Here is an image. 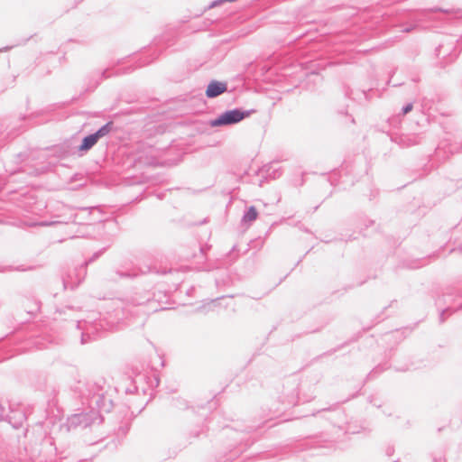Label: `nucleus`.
Masks as SVG:
<instances>
[{"label": "nucleus", "instance_id": "nucleus-5", "mask_svg": "<svg viewBox=\"0 0 462 462\" xmlns=\"http://www.w3.org/2000/svg\"><path fill=\"white\" fill-rule=\"evenodd\" d=\"M110 131V124H107L104 125L102 128H100L97 133L94 134L97 136V139L106 135Z\"/></svg>", "mask_w": 462, "mask_h": 462}, {"label": "nucleus", "instance_id": "nucleus-2", "mask_svg": "<svg viewBox=\"0 0 462 462\" xmlns=\"http://www.w3.org/2000/svg\"><path fill=\"white\" fill-rule=\"evenodd\" d=\"M227 90V86L226 82L221 81H212L208 86L206 90V95L208 97H216Z\"/></svg>", "mask_w": 462, "mask_h": 462}, {"label": "nucleus", "instance_id": "nucleus-6", "mask_svg": "<svg viewBox=\"0 0 462 462\" xmlns=\"http://www.w3.org/2000/svg\"><path fill=\"white\" fill-rule=\"evenodd\" d=\"M411 109H412V105H411V104H410V105L406 106L404 107V109H403V114H407V113H409L410 111H411Z\"/></svg>", "mask_w": 462, "mask_h": 462}, {"label": "nucleus", "instance_id": "nucleus-4", "mask_svg": "<svg viewBox=\"0 0 462 462\" xmlns=\"http://www.w3.org/2000/svg\"><path fill=\"white\" fill-rule=\"evenodd\" d=\"M258 213L254 207H250L248 211L244 216V220L246 222L254 221L257 218Z\"/></svg>", "mask_w": 462, "mask_h": 462}, {"label": "nucleus", "instance_id": "nucleus-1", "mask_svg": "<svg viewBox=\"0 0 462 462\" xmlns=\"http://www.w3.org/2000/svg\"><path fill=\"white\" fill-rule=\"evenodd\" d=\"M248 116V112H243L238 109L229 110L220 115L217 118L212 120L210 122V125L212 127H217L236 124Z\"/></svg>", "mask_w": 462, "mask_h": 462}, {"label": "nucleus", "instance_id": "nucleus-3", "mask_svg": "<svg viewBox=\"0 0 462 462\" xmlns=\"http://www.w3.org/2000/svg\"><path fill=\"white\" fill-rule=\"evenodd\" d=\"M97 141L98 139L95 134H90L85 137L79 146V151H88L97 143Z\"/></svg>", "mask_w": 462, "mask_h": 462}]
</instances>
